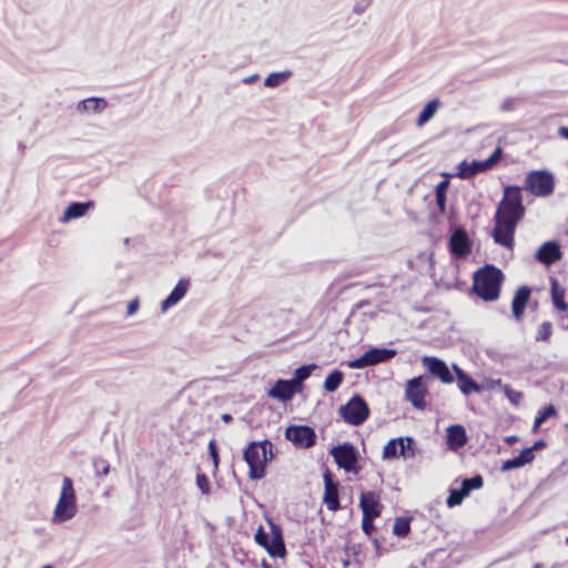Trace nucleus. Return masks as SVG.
Listing matches in <instances>:
<instances>
[{"label":"nucleus","instance_id":"1","mask_svg":"<svg viewBox=\"0 0 568 568\" xmlns=\"http://www.w3.org/2000/svg\"><path fill=\"white\" fill-rule=\"evenodd\" d=\"M525 213L526 207L523 203L521 189L517 185L505 186L503 197L494 214V227L491 230L494 242L507 250H514L516 229Z\"/></svg>","mask_w":568,"mask_h":568},{"label":"nucleus","instance_id":"2","mask_svg":"<svg viewBox=\"0 0 568 568\" xmlns=\"http://www.w3.org/2000/svg\"><path fill=\"white\" fill-rule=\"evenodd\" d=\"M275 457L274 445L268 439L253 440L243 452V458L248 466V478L262 479L266 475L267 462Z\"/></svg>","mask_w":568,"mask_h":568},{"label":"nucleus","instance_id":"3","mask_svg":"<svg viewBox=\"0 0 568 568\" xmlns=\"http://www.w3.org/2000/svg\"><path fill=\"white\" fill-rule=\"evenodd\" d=\"M503 272L494 265H485L474 274L473 292L485 302H493L499 298Z\"/></svg>","mask_w":568,"mask_h":568},{"label":"nucleus","instance_id":"4","mask_svg":"<svg viewBox=\"0 0 568 568\" xmlns=\"http://www.w3.org/2000/svg\"><path fill=\"white\" fill-rule=\"evenodd\" d=\"M77 513V497L72 479L64 477L62 480L59 500L53 511V521L63 523L71 519Z\"/></svg>","mask_w":568,"mask_h":568},{"label":"nucleus","instance_id":"5","mask_svg":"<svg viewBox=\"0 0 568 568\" xmlns=\"http://www.w3.org/2000/svg\"><path fill=\"white\" fill-rule=\"evenodd\" d=\"M555 175L547 170H534L527 173L524 189L537 197H548L555 191Z\"/></svg>","mask_w":568,"mask_h":568},{"label":"nucleus","instance_id":"6","mask_svg":"<svg viewBox=\"0 0 568 568\" xmlns=\"http://www.w3.org/2000/svg\"><path fill=\"white\" fill-rule=\"evenodd\" d=\"M338 413L346 424L359 426L368 419L371 410L366 400L361 395L355 394L345 405L339 407Z\"/></svg>","mask_w":568,"mask_h":568},{"label":"nucleus","instance_id":"7","mask_svg":"<svg viewBox=\"0 0 568 568\" xmlns=\"http://www.w3.org/2000/svg\"><path fill=\"white\" fill-rule=\"evenodd\" d=\"M503 150L501 148H497L491 155L486 159L485 161H462L458 164V172L457 176L462 180H469L477 175L478 173L485 172L490 170L493 166H495L501 159Z\"/></svg>","mask_w":568,"mask_h":568},{"label":"nucleus","instance_id":"8","mask_svg":"<svg viewBox=\"0 0 568 568\" xmlns=\"http://www.w3.org/2000/svg\"><path fill=\"white\" fill-rule=\"evenodd\" d=\"M428 387L424 376L413 377L407 381L405 386V399L418 410L426 408V397L428 396Z\"/></svg>","mask_w":568,"mask_h":568},{"label":"nucleus","instance_id":"9","mask_svg":"<svg viewBox=\"0 0 568 568\" xmlns=\"http://www.w3.org/2000/svg\"><path fill=\"white\" fill-rule=\"evenodd\" d=\"M396 352L388 348H372L365 352L358 358L348 362L349 368L359 369L367 366L376 365L383 362H387L395 356Z\"/></svg>","mask_w":568,"mask_h":568},{"label":"nucleus","instance_id":"10","mask_svg":"<svg viewBox=\"0 0 568 568\" xmlns=\"http://www.w3.org/2000/svg\"><path fill=\"white\" fill-rule=\"evenodd\" d=\"M285 437L301 448H311L316 444L315 430L306 425L288 426L285 430Z\"/></svg>","mask_w":568,"mask_h":568},{"label":"nucleus","instance_id":"11","mask_svg":"<svg viewBox=\"0 0 568 568\" xmlns=\"http://www.w3.org/2000/svg\"><path fill=\"white\" fill-rule=\"evenodd\" d=\"M331 455L333 456L336 465L339 468L345 469L346 471H358L356 466L357 464V453L353 445L344 444L338 445L331 450Z\"/></svg>","mask_w":568,"mask_h":568},{"label":"nucleus","instance_id":"12","mask_svg":"<svg viewBox=\"0 0 568 568\" xmlns=\"http://www.w3.org/2000/svg\"><path fill=\"white\" fill-rule=\"evenodd\" d=\"M422 364L433 376L438 377L442 383L452 384L454 382V377L443 359L434 356H424Z\"/></svg>","mask_w":568,"mask_h":568},{"label":"nucleus","instance_id":"13","mask_svg":"<svg viewBox=\"0 0 568 568\" xmlns=\"http://www.w3.org/2000/svg\"><path fill=\"white\" fill-rule=\"evenodd\" d=\"M413 439L410 437H399L394 438L387 442V444L384 446L383 449V457L384 458H395L399 456H406V452L409 450L410 453L408 456L414 455L413 449Z\"/></svg>","mask_w":568,"mask_h":568},{"label":"nucleus","instance_id":"14","mask_svg":"<svg viewBox=\"0 0 568 568\" xmlns=\"http://www.w3.org/2000/svg\"><path fill=\"white\" fill-rule=\"evenodd\" d=\"M324 496L323 503L326 505L327 509L331 511H336L339 509V498H338V484L333 480L331 471L327 469L324 475Z\"/></svg>","mask_w":568,"mask_h":568},{"label":"nucleus","instance_id":"15","mask_svg":"<svg viewBox=\"0 0 568 568\" xmlns=\"http://www.w3.org/2000/svg\"><path fill=\"white\" fill-rule=\"evenodd\" d=\"M359 507L363 516L377 518L383 511V505L379 500V495L375 491H365L361 494Z\"/></svg>","mask_w":568,"mask_h":568},{"label":"nucleus","instance_id":"16","mask_svg":"<svg viewBox=\"0 0 568 568\" xmlns=\"http://www.w3.org/2000/svg\"><path fill=\"white\" fill-rule=\"evenodd\" d=\"M449 250L456 257H465L470 253V243L465 230L459 229L453 233L449 240Z\"/></svg>","mask_w":568,"mask_h":568},{"label":"nucleus","instance_id":"17","mask_svg":"<svg viewBox=\"0 0 568 568\" xmlns=\"http://www.w3.org/2000/svg\"><path fill=\"white\" fill-rule=\"evenodd\" d=\"M271 528L272 536L268 540L265 550L271 557L284 558L286 556V548L282 535V529L274 524H271Z\"/></svg>","mask_w":568,"mask_h":568},{"label":"nucleus","instance_id":"18","mask_svg":"<svg viewBox=\"0 0 568 568\" xmlns=\"http://www.w3.org/2000/svg\"><path fill=\"white\" fill-rule=\"evenodd\" d=\"M561 256L560 246L556 242L544 243L536 253V258L545 265L554 264L556 261L560 260Z\"/></svg>","mask_w":568,"mask_h":568},{"label":"nucleus","instance_id":"19","mask_svg":"<svg viewBox=\"0 0 568 568\" xmlns=\"http://www.w3.org/2000/svg\"><path fill=\"white\" fill-rule=\"evenodd\" d=\"M530 295L531 290L528 286H521L516 291L511 302V312L516 320H521Z\"/></svg>","mask_w":568,"mask_h":568},{"label":"nucleus","instance_id":"20","mask_svg":"<svg viewBox=\"0 0 568 568\" xmlns=\"http://www.w3.org/2000/svg\"><path fill=\"white\" fill-rule=\"evenodd\" d=\"M296 382L278 379L268 390V396L281 400H290L296 393Z\"/></svg>","mask_w":568,"mask_h":568},{"label":"nucleus","instance_id":"21","mask_svg":"<svg viewBox=\"0 0 568 568\" xmlns=\"http://www.w3.org/2000/svg\"><path fill=\"white\" fill-rule=\"evenodd\" d=\"M453 369L457 377L458 388L464 395L468 396L471 393H479L481 390V386L467 375L459 366L453 365Z\"/></svg>","mask_w":568,"mask_h":568},{"label":"nucleus","instance_id":"22","mask_svg":"<svg viewBox=\"0 0 568 568\" xmlns=\"http://www.w3.org/2000/svg\"><path fill=\"white\" fill-rule=\"evenodd\" d=\"M189 287L190 281L186 278H181L171 291L169 296L161 303V310L165 312L173 305L178 304L185 296Z\"/></svg>","mask_w":568,"mask_h":568},{"label":"nucleus","instance_id":"23","mask_svg":"<svg viewBox=\"0 0 568 568\" xmlns=\"http://www.w3.org/2000/svg\"><path fill=\"white\" fill-rule=\"evenodd\" d=\"M467 443L466 430L462 425H450L447 428V445L450 449L457 450Z\"/></svg>","mask_w":568,"mask_h":568},{"label":"nucleus","instance_id":"24","mask_svg":"<svg viewBox=\"0 0 568 568\" xmlns=\"http://www.w3.org/2000/svg\"><path fill=\"white\" fill-rule=\"evenodd\" d=\"M93 205H94V203L92 201L84 202V203L73 202L65 209L62 221L67 222V221L73 220V219L81 217V216L85 215L88 210L90 207H93Z\"/></svg>","mask_w":568,"mask_h":568},{"label":"nucleus","instance_id":"25","mask_svg":"<svg viewBox=\"0 0 568 568\" xmlns=\"http://www.w3.org/2000/svg\"><path fill=\"white\" fill-rule=\"evenodd\" d=\"M550 291L555 308L559 312H568V303L565 301L566 290L556 280H552Z\"/></svg>","mask_w":568,"mask_h":568},{"label":"nucleus","instance_id":"26","mask_svg":"<svg viewBox=\"0 0 568 568\" xmlns=\"http://www.w3.org/2000/svg\"><path fill=\"white\" fill-rule=\"evenodd\" d=\"M438 101L437 100H432L429 101L428 103H426V105L424 106V109L422 110V112L419 113L417 120H416V124L418 126L423 125L424 123H426L428 120H430L437 108H438Z\"/></svg>","mask_w":568,"mask_h":568},{"label":"nucleus","instance_id":"27","mask_svg":"<svg viewBox=\"0 0 568 568\" xmlns=\"http://www.w3.org/2000/svg\"><path fill=\"white\" fill-rule=\"evenodd\" d=\"M557 415V410L555 406L548 405L542 409H539L535 419H534V430H537L548 418Z\"/></svg>","mask_w":568,"mask_h":568},{"label":"nucleus","instance_id":"28","mask_svg":"<svg viewBox=\"0 0 568 568\" xmlns=\"http://www.w3.org/2000/svg\"><path fill=\"white\" fill-rule=\"evenodd\" d=\"M344 374L341 371H333L324 381L326 392H335L343 382Z\"/></svg>","mask_w":568,"mask_h":568},{"label":"nucleus","instance_id":"29","mask_svg":"<svg viewBox=\"0 0 568 568\" xmlns=\"http://www.w3.org/2000/svg\"><path fill=\"white\" fill-rule=\"evenodd\" d=\"M410 531V523L409 519L404 517H398L395 519L393 525V534L397 537L404 538Z\"/></svg>","mask_w":568,"mask_h":568},{"label":"nucleus","instance_id":"30","mask_svg":"<svg viewBox=\"0 0 568 568\" xmlns=\"http://www.w3.org/2000/svg\"><path fill=\"white\" fill-rule=\"evenodd\" d=\"M106 105V102L103 100V99H99V98H89V99H85L83 101H81V103L79 104V106H82L83 110L85 111H94V112H100L102 111Z\"/></svg>","mask_w":568,"mask_h":568},{"label":"nucleus","instance_id":"31","mask_svg":"<svg viewBox=\"0 0 568 568\" xmlns=\"http://www.w3.org/2000/svg\"><path fill=\"white\" fill-rule=\"evenodd\" d=\"M290 72H276L268 74L264 80V85L267 88H275L287 80Z\"/></svg>","mask_w":568,"mask_h":568},{"label":"nucleus","instance_id":"32","mask_svg":"<svg viewBox=\"0 0 568 568\" xmlns=\"http://www.w3.org/2000/svg\"><path fill=\"white\" fill-rule=\"evenodd\" d=\"M552 334V324L549 321L542 322L537 329L536 341L548 342Z\"/></svg>","mask_w":568,"mask_h":568},{"label":"nucleus","instance_id":"33","mask_svg":"<svg viewBox=\"0 0 568 568\" xmlns=\"http://www.w3.org/2000/svg\"><path fill=\"white\" fill-rule=\"evenodd\" d=\"M315 365H303L295 369L294 378L291 379L292 382H296V387L305 379H307Z\"/></svg>","mask_w":568,"mask_h":568},{"label":"nucleus","instance_id":"34","mask_svg":"<svg viewBox=\"0 0 568 568\" xmlns=\"http://www.w3.org/2000/svg\"><path fill=\"white\" fill-rule=\"evenodd\" d=\"M484 485L483 477L480 475L474 476L471 478L464 479L462 483V488L468 495L473 489H479Z\"/></svg>","mask_w":568,"mask_h":568},{"label":"nucleus","instance_id":"35","mask_svg":"<svg viewBox=\"0 0 568 568\" xmlns=\"http://www.w3.org/2000/svg\"><path fill=\"white\" fill-rule=\"evenodd\" d=\"M468 496L465 490L460 487V489H454L450 491L446 503L448 507H455L464 500V498Z\"/></svg>","mask_w":568,"mask_h":568},{"label":"nucleus","instance_id":"36","mask_svg":"<svg viewBox=\"0 0 568 568\" xmlns=\"http://www.w3.org/2000/svg\"><path fill=\"white\" fill-rule=\"evenodd\" d=\"M344 554H345V558L342 559V562H343V567L344 568H362V562L361 560L356 557V554L354 552L355 555V558L354 559H351L349 558V548L348 547H345L344 549Z\"/></svg>","mask_w":568,"mask_h":568},{"label":"nucleus","instance_id":"37","mask_svg":"<svg viewBox=\"0 0 568 568\" xmlns=\"http://www.w3.org/2000/svg\"><path fill=\"white\" fill-rule=\"evenodd\" d=\"M196 486L204 495L210 494V481L205 474H197L196 475Z\"/></svg>","mask_w":568,"mask_h":568},{"label":"nucleus","instance_id":"38","mask_svg":"<svg viewBox=\"0 0 568 568\" xmlns=\"http://www.w3.org/2000/svg\"><path fill=\"white\" fill-rule=\"evenodd\" d=\"M373 517H365L362 518V530L366 536H371L375 531V525H374Z\"/></svg>","mask_w":568,"mask_h":568},{"label":"nucleus","instance_id":"39","mask_svg":"<svg viewBox=\"0 0 568 568\" xmlns=\"http://www.w3.org/2000/svg\"><path fill=\"white\" fill-rule=\"evenodd\" d=\"M254 540L258 546L263 547L264 549L266 548L270 538L262 526L257 529L254 536Z\"/></svg>","mask_w":568,"mask_h":568},{"label":"nucleus","instance_id":"40","mask_svg":"<svg viewBox=\"0 0 568 568\" xmlns=\"http://www.w3.org/2000/svg\"><path fill=\"white\" fill-rule=\"evenodd\" d=\"M209 453L212 458L214 468L217 469L220 459H219V452H217V446H216L215 439H211L209 442Z\"/></svg>","mask_w":568,"mask_h":568},{"label":"nucleus","instance_id":"41","mask_svg":"<svg viewBox=\"0 0 568 568\" xmlns=\"http://www.w3.org/2000/svg\"><path fill=\"white\" fill-rule=\"evenodd\" d=\"M505 395L510 399L511 403L517 404L521 398V393L514 390L509 385L503 387Z\"/></svg>","mask_w":568,"mask_h":568},{"label":"nucleus","instance_id":"42","mask_svg":"<svg viewBox=\"0 0 568 568\" xmlns=\"http://www.w3.org/2000/svg\"><path fill=\"white\" fill-rule=\"evenodd\" d=\"M521 466H524L523 465V460H520L516 456V457H514L511 459H508V460L504 462V464L501 466V470L507 471V470H510V469L519 468Z\"/></svg>","mask_w":568,"mask_h":568},{"label":"nucleus","instance_id":"43","mask_svg":"<svg viewBox=\"0 0 568 568\" xmlns=\"http://www.w3.org/2000/svg\"><path fill=\"white\" fill-rule=\"evenodd\" d=\"M520 460H523V465H526L534 460L535 455L532 453V448H525L520 452V454L517 456Z\"/></svg>","mask_w":568,"mask_h":568},{"label":"nucleus","instance_id":"44","mask_svg":"<svg viewBox=\"0 0 568 568\" xmlns=\"http://www.w3.org/2000/svg\"><path fill=\"white\" fill-rule=\"evenodd\" d=\"M98 474L106 475L109 473L110 466L105 460H98L94 463Z\"/></svg>","mask_w":568,"mask_h":568},{"label":"nucleus","instance_id":"45","mask_svg":"<svg viewBox=\"0 0 568 568\" xmlns=\"http://www.w3.org/2000/svg\"><path fill=\"white\" fill-rule=\"evenodd\" d=\"M436 204L438 211L444 214L446 211V194H436Z\"/></svg>","mask_w":568,"mask_h":568},{"label":"nucleus","instance_id":"46","mask_svg":"<svg viewBox=\"0 0 568 568\" xmlns=\"http://www.w3.org/2000/svg\"><path fill=\"white\" fill-rule=\"evenodd\" d=\"M448 186H449V181H448V180H443V181H440V182L436 185V191H435V193H436V194H446Z\"/></svg>","mask_w":568,"mask_h":568},{"label":"nucleus","instance_id":"47","mask_svg":"<svg viewBox=\"0 0 568 568\" xmlns=\"http://www.w3.org/2000/svg\"><path fill=\"white\" fill-rule=\"evenodd\" d=\"M138 307H139L138 298L130 301L128 304V308H126V315H129V316L133 315L138 311Z\"/></svg>","mask_w":568,"mask_h":568},{"label":"nucleus","instance_id":"48","mask_svg":"<svg viewBox=\"0 0 568 568\" xmlns=\"http://www.w3.org/2000/svg\"><path fill=\"white\" fill-rule=\"evenodd\" d=\"M558 133L560 136L565 138L568 140V128L567 126H560L558 129Z\"/></svg>","mask_w":568,"mask_h":568},{"label":"nucleus","instance_id":"49","mask_svg":"<svg viewBox=\"0 0 568 568\" xmlns=\"http://www.w3.org/2000/svg\"><path fill=\"white\" fill-rule=\"evenodd\" d=\"M546 446L545 442L544 440H537L530 448H532V452L535 449H540V448H544Z\"/></svg>","mask_w":568,"mask_h":568},{"label":"nucleus","instance_id":"50","mask_svg":"<svg viewBox=\"0 0 568 568\" xmlns=\"http://www.w3.org/2000/svg\"><path fill=\"white\" fill-rule=\"evenodd\" d=\"M221 419H222L224 423H226V424H227V423H231V422L233 420V417H232V415H231V414L225 413V414H222Z\"/></svg>","mask_w":568,"mask_h":568},{"label":"nucleus","instance_id":"51","mask_svg":"<svg viewBox=\"0 0 568 568\" xmlns=\"http://www.w3.org/2000/svg\"><path fill=\"white\" fill-rule=\"evenodd\" d=\"M261 566L262 568H272V566L265 559L262 560Z\"/></svg>","mask_w":568,"mask_h":568},{"label":"nucleus","instance_id":"52","mask_svg":"<svg viewBox=\"0 0 568 568\" xmlns=\"http://www.w3.org/2000/svg\"><path fill=\"white\" fill-rule=\"evenodd\" d=\"M373 544H374V546H375L376 548H378V547H379V542H378V540H377L376 538H375V539H373Z\"/></svg>","mask_w":568,"mask_h":568},{"label":"nucleus","instance_id":"53","mask_svg":"<svg viewBox=\"0 0 568 568\" xmlns=\"http://www.w3.org/2000/svg\"><path fill=\"white\" fill-rule=\"evenodd\" d=\"M507 440L508 443H513L515 440V437H509Z\"/></svg>","mask_w":568,"mask_h":568},{"label":"nucleus","instance_id":"54","mask_svg":"<svg viewBox=\"0 0 568 568\" xmlns=\"http://www.w3.org/2000/svg\"><path fill=\"white\" fill-rule=\"evenodd\" d=\"M561 327H562L564 329H568V325H564V324H562V325H561Z\"/></svg>","mask_w":568,"mask_h":568},{"label":"nucleus","instance_id":"55","mask_svg":"<svg viewBox=\"0 0 568 568\" xmlns=\"http://www.w3.org/2000/svg\"><path fill=\"white\" fill-rule=\"evenodd\" d=\"M42 568H52V567H51V566H44V567H42Z\"/></svg>","mask_w":568,"mask_h":568},{"label":"nucleus","instance_id":"56","mask_svg":"<svg viewBox=\"0 0 568 568\" xmlns=\"http://www.w3.org/2000/svg\"><path fill=\"white\" fill-rule=\"evenodd\" d=\"M566 542H567V545H568V537L566 538Z\"/></svg>","mask_w":568,"mask_h":568}]
</instances>
